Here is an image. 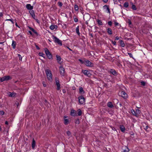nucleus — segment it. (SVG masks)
<instances>
[{"label": "nucleus", "instance_id": "f257e3e1", "mask_svg": "<svg viewBox=\"0 0 152 152\" xmlns=\"http://www.w3.org/2000/svg\"><path fill=\"white\" fill-rule=\"evenodd\" d=\"M47 78L50 81H52V75L51 72L49 69H46L45 70Z\"/></svg>", "mask_w": 152, "mask_h": 152}, {"label": "nucleus", "instance_id": "f03ea898", "mask_svg": "<svg viewBox=\"0 0 152 152\" xmlns=\"http://www.w3.org/2000/svg\"><path fill=\"white\" fill-rule=\"evenodd\" d=\"M44 51L47 56L49 59H52V55L47 48H46L44 49Z\"/></svg>", "mask_w": 152, "mask_h": 152}, {"label": "nucleus", "instance_id": "7ed1b4c3", "mask_svg": "<svg viewBox=\"0 0 152 152\" xmlns=\"http://www.w3.org/2000/svg\"><path fill=\"white\" fill-rule=\"evenodd\" d=\"M11 79V77L10 76H5L1 78L0 77V82H2L4 81H7Z\"/></svg>", "mask_w": 152, "mask_h": 152}, {"label": "nucleus", "instance_id": "20e7f679", "mask_svg": "<svg viewBox=\"0 0 152 152\" xmlns=\"http://www.w3.org/2000/svg\"><path fill=\"white\" fill-rule=\"evenodd\" d=\"M52 37L53 39L54 40L55 42L57 43L58 45H62V42L61 40L54 35H53Z\"/></svg>", "mask_w": 152, "mask_h": 152}, {"label": "nucleus", "instance_id": "39448f33", "mask_svg": "<svg viewBox=\"0 0 152 152\" xmlns=\"http://www.w3.org/2000/svg\"><path fill=\"white\" fill-rule=\"evenodd\" d=\"M78 99L79 102L80 104H83L85 103V99L83 96H79L78 97Z\"/></svg>", "mask_w": 152, "mask_h": 152}, {"label": "nucleus", "instance_id": "423d86ee", "mask_svg": "<svg viewBox=\"0 0 152 152\" xmlns=\"http://www.w3.org/2000/svg\"><path fill=\"white\" fill-rule=\"evenodd\" d=\"M56 81V84L57 86V90H59L60 88V85L59 83V82L58 79V78H56L55 79Z\"/></svg>", "mask_w": 152, "mask_h": 152}, {"label": "nucleus", "instance_id": "0eeeda50", "mask_svg": "<svg viewBox=\"0 0 152 152\" xmlns=\"http://www.w3.org/2000/svg\"><path fill=\"white\" fill-rule=\"evenodd\" d=\"M85 64L87 66H92L93 64L89 60L85 61Z\"/></svg>", "mask_w": 152, "mask_h": 152}, {"label": "nucleus", "instance_id": "6e6552de", "mask_svg": "<svg viewBox=\"0 0 152 152\" xmlns=\"http://www.w3.org/2000/svg\"><path fill=\"white\" fill-rule=\"evenodd\" d=\"M59 71L60 74L62 76L64 75L65 72V70L64 67L62 66H61L59 67Z\"/></svg>", "mask_w": 152, "mask_h": 152}, {"label": "nucleus", "instance_id": "1a4fd4ad", "mask_svg": "<svg viewBox=\"0 0 152 152\" xmlns=\"http://www.w3.org/2000/svg\"><path fill=\"white\" fill-rule=\"evenodd\" d=\"M121 96L124 98H126L127 97V95L126 92L124 91H122L120 93Z\"/></svg>", "mask_w": 152, "mask_h": 152}, {"label": "nucleus", "instance_id": "9d476101", "mask_svg": "<svg viewBox=\"0 0 152 152\" xmlns=\"http://www.w3.org/2000/svg\"><path fill=\"white\" fill-rule=\"evenodd\" d=\"M109 72L114 76H116L117 75V73L115 70L113 69H110Z\"/></svg>", "mask_w": 152, "mask_h": 152}, {"label": "nucleus", "instance_id": "9b49d317", "mask_svg": "<svg viewBox=\"0 0 152 152\" xmlns=\"http://www.w3.org/2000/svg\"><path fill=\"white\" fill-rule=\"evenodd\" d=\"M103 8L104 9L106 10V12L107 13H110V9H109V7L108 6L105 5L103 6Z\"/></svg>", "mask_w": 152, "mask_h": 152}, {"label": "nucleus", "instance_id": "f8f14e48", "mask_svg": "<svg viewBox=\"0 0 152 152\" xmlns=\"http://www.w3.org/2000/svg\"><path fill=\"white\" fill-rule=\"evenodd\" d=\"M26 7L28 10H32L33 8V7L31 6V5L30 4H26Z\"/></svg>", "mask_w": 152, "mask_h": 152}, {"label": "nucleus", "instance_id": "ddd939ff", "mask_svg": "<svg viewBox=\"0 0 152 152\" xmlns=\"http://www.w3.org/2000/svg\"><path fill=\"white\" fill-rule=\"evenodd\" d=\"M71 115L72 116H74L77 115V112L74 110H71Z\"/></svg>", "mask_w": 152, "mask_h": 152}, {"label": "nucleus", "instance_id": "4468645a", "mask_svg": "<svg viewBox=\"0 0 152 152\" xmlns=\"http://www.w3.org/2000/svg\"><path fill=\"white\" fill-rule=\"evenodd\" d=\"M120 128L121 131L122 132H125V128L124 126L123 125H120Z\"/></svg>", "mask_w": 152, "mask_h": 152}, {"label": "nucleus", "instance_id": "2eb2a0df", "mask_svg": "<svg viewBox=\"0 0 152 152\" xmlns=\"http://www.w3.org/2000/svg\"><path fill=\"white\" fill-rule=\"evenodd\" d=\"M82 72L84 75H86L88 76H89V75H90V74L89 73V72H88V71L87 70H83Z\"/></svg>", "mask_w": 152, "mask_h": 152}, {"label": "nucleus", "instance_id": "dca6fc26", "mask_svg": "<svg viewBox=\"0 0 152 152\" xmlns=\"http://www.w3.org/2000/svg\"><path fill=\"white\" fill-rule=\"evenodd\" d=\"M58 26L56 25H51L50 26V28L51 30H53L54 29H57L58 28Z\"/></svg>", "mask_w": 152, "mask_h": 152}, {"label": "nucleus", "instance_id": "f3484780", "mask_svg": "<svg viewBox=\"0 0 152 152\" xmlns=\"http://www.w3.org/2000/svg\"><path fill=\"white\" fill-rule=\"evenodd\" d=\"M107 106L110 108H112L114 106L111 102H109L107 103Z\"/></svg>", "mask_w": 152, "mask_h": 152}, {"label": "nucleus", "instance_id": "a211bd4d", "mask_svg": "<svg viewBox=\"0 0 152 152\" xmlns=\"http://www.w3.org/2000/svg\"><path fill=\"white\" fill-rule=\"evenodd\" d=\"M56 57L58 63L60 64L61 63L60 62L61 59V57L58 55H56Z\"/></svg>", "mask_w": 152, "mask_h": 152}, {"label": "nucleus", "instance_id": "6ab92c4d", "mask_svg": "<svg viewBox=\"0 0 152 152\" xmlns=\"http://www.w3.org/2000/svg\"><path fill=\"white\" fill-rule=\"evenodd\" d=\"M36 146V142L34 139H33L32 143V147L33 149H34L35 147Z\"/></svg>", "mask_w": 152, "mask_h": 152}, {"label": "nucleus", "instance_id": "aec40b11", "mask_svg": "<svg viewBox=\"0 0 152 152\" xmlns=\"http://www.w3.org/2000/svg\"><path fill=\"white\" fill-rule=\"evenodd\" d=\"M107 32L109 35H111L112 34V29L110 28H108L107 29Z\"/></svg>", "mask_w": 152, "mask_h": 152}, {"label": "nucleus", "instance_id": "412c9836", "mask_svg": "<svg viewBox=\"0 0 152 152\" xmlns=\"http://www.w3.org/2000/svg\"><path fill=\"white\" fill-rule=\"evenodd\" d=\"M7 94L8 96L11 97H14L15 96L14 93H11L10 92H7Z\"/></svg>", "mask_w": 152, "mask_h": 152}, {"label": "nucleus", "instance_id": "4be33fe9", "mask_svg": "<svg viewBox=\"0 0 152 152\" xmlns=\"http://www.w3.org/2000/svg\"><path fill=\"white\" fill-rule=\"evenodd\" d=\"M79 93L81 94H83L84 93V91L83 90V88L82 87H80L79 88Z\"/></svg>", "mask_w": 152, "mask_h": 152}, {"label": "nucleus", "instance_id": "5701e85b", "mask_svg": "<svg viewBox=\"0 0 152 152\" xmlns=\"http://www.w3.org/2000/svg\"><path fill=\"white\" fill-rule=\"evenodd\" d=\"M79 26H78L77 27V28L76 29V33H77V35L79 36H80V33L79 31Z\"/></svg>", "mask_w": 152, "mask_h": 152}, {"label": "nucleus", "instance_id": "b1692460", "mask_svg": "<svg viewBox=\"0 0 152 152\" xmlns=\"http://www.w3.org/2000/svg\"><path fill=\"white\" fill-rule=\"evenodd\" d=\"M16 42L14 41H12V46L13 49H15L16 47Z\"/></svg>", "mask_w": 152, "mask_h": 152}, {"label": "nucleus", "instance_id": "393cba45", "mask_svg": "<svg viewBox=\"0 0 152 152\" xmlns=\"http://www.w3.org/2000/svg\"><path fill=\"white\" fill-rule=\"evenodd\" d=\"M120 42L121 46L123 47H124L125 46V44L123 41L122 40H120Z\"/></svg>", "mask_w": 152, "mask_h": 152}, {"label": "nucleus", "instance_id": "a878e982", "mask_svg": "<svg viewBox=\"0 0 152 152\" xmlns=\"http://www.w3.org/2000/svg\"><path fill=\"white\" fill-rule=\"evenodd\" d=\"M96 21L99 25H103L102 22L101 20H97Z\"/></svg>", "mask_w": 152, "mask_h": 152}, {"label": "nucleus", "instance_id": "bb28decb", "mask_svg": "<svg viewBox=\"0 0 152 152\" xmlns=\"http://www.w3.org/2000/svg\"><path fill=\"white\" fill-rule=\"evenodd\" d=\"M125 149L124 150V152H129V148L126 146H125Z\"/></svg>", "mask_w": 152, "mask_h": 152}, {"label": "nucleus", "instance_id": "cd10ccee", "mask_svg": "<svg viewBox=\"0 0 152 152\" xmlns=\"http://www.w3.org/2000/svg\"><path fill=\"white\" fill-rule=\"evenodd\" d=\"M69 121L67 119H64V124L65 125H67L69 124Z\"/></svg>", "mask_w": 152, "mask_h": 152}, {"label": "nucleus", "instance_id": "c85d7f7f", "mask_svg": "<svg viewBox=\"0 0 152 152\" xmlns=\"http://www.w3.org/2000/svg\"><path fill=\"white\" fill-rule=\"evenodd\" d=\"M82 111L81 110L79 109L77 111V114L79 116H80L82 114Z\"/></svg>", "mask_w": 152, "mask_h": 152}, {"label": "nucleus", "instance_id": "c756f323", "mask_svg": "<svg viewBox=\"0 0 152 152\" xmlns=\"http://www.w3.org/2000/svg\"><path fill=\"white\" fill-rule=\"evenodd\" d=\"M129 6V4L128 2H126L124 3V7L126 8H127Z\"/></svg>", "mask_w": 152, "mask_h": 152}, {"label": "nucleus", "instance_id": "7c9ffc66", "mask_svg": "<svg viewBox=\"0 0 152 152\" xmlns=\"http://www.w3.org/2000/svg\"><path fill=\"white\" fill-rule=\"evenodd\" d=\"M29 12L31 15V16L35 14L34 11L32 10H29Z\"/></svg>", "mask_w": 152, "mask_h": 152}, {"label": "nucleus", "instance_id": "2f4dec72", "mask_svg": "<svg viewBox=\"0 0 152 152\" xmlns=\"http://www.w3.org/2000/svg\"><path fill=\"white\" fill-rule=\"evenodd\" d=\"M57 4L60 7H61L63 5L62 3L60 1H59L58 2Z\"/></svg>", "mask_w": 152, "mask_h": 152}, {"label": "nucleus", "instance_id": "473e14b6", "mask_svg": "<svg viewBox=\"0 0 152 152\" xmlns=\"http://www.w3.org/2000/svg\"><path fill=\"white\" fill-rule=\"evenodd\" d=\"M132 8L133 10H137V8L136 7V6L134 4H132Z\"/></svg>", "mask_w": 152, "mask_h": 152}, {"label": "nucleus", "instance_id": "72a5a7b5", "mask_svg": "<svg viewBox=\"0 0 152 152\" xmlns=\"http://www.w3.org/2000/svg\"><path fill=\"white\" fill-rule=\"evenodd\" d=\"M131 112L133 115H134L135 116H137L136 113L134 110H131Z\"/></svg>", "mask_w": 152, "mask_h": 152}, {"label": "nucleus", "instance_id": "f704fd0d", "mask_svg": "<svg viewBox=\"0 0 152 152\" xmlns=\"http://www.w3.org/2000/svg\"><path fill=\"white\" fill-rule=\"evenodd\" d=\"M74 8H75V10L77 11L78 10L79 8H78V7L77 5H75Z\"/></svg>", "mask_w": 152, "mask_h": 152}, {"label": "nucleus", "instance_id": "c9c22d12", "mask_svg": "<svg viewBox=\"0 0 152 152\" xmlns=\"http://www.w3.org/2000/svg\"><path fill=\"white\" fill-rule=\"evenodd\" d=\"M75 123L76 124H79L80 123V121L79 119L77 118L75 120Z\"/></svg>", "mask_w": 152, "mask_h": 152}, {"label": "nucleus", "instance_id": "e433bc0d", "mask_svg": "<svg viewBox=\"0 0 152 152\" xmlns=\"http://www.w3.org/2000/svg\"><path fill=\"white\" fill-rule=\"evenodd\" d=\"M39 55L40 56L43 57L44 58H45V57L44 56L45 55V54L42 53H39Z\"/></svg>", "mask_w": 152, "mask_h": 152}, {"label": "nucleus", "instance_id": "4c0bfd02", "mask_svg": "<svg viewBox=\"0 0 152 152\" xmlns=\"http://www.w3.org/2000/svg\"><path fill=\"white\" fill-rule=\"evenodd\" d=\"M79 61L81 64H85V60L83 61L81 59H79Z\"/></svg>", "mask_w": 152, "mask_h": 152}, {"label": "nucleus", "instance_id": "58836bf2", "mask_svg": "<svg viewBox=\"0 0 152 152\" xmlns=\"http://www.w3.org/2000/svg\"><path fill=\"white\" fill-rule=\"evenodd\" d=\"M66 133H67V135L68 136H69V137L71 136V133L69 131H68Z\"/></svg>", "mask_w": 152, "mask_h": 152}, {"label": "nucleus", "instance_id": "ea45409f", "mask_svg": "<svg viewBox=\"0 0 152 152\" xmlns=\"http://www.w3.org/2000/svg\"><path fill=\"white\" fill-rule=\"evenodd\" d=\"M25 39V37H23L22 35H20V39L23 40Z\"/></svg>", "mask_w": 152, "mask_h": 152}, {"label": "nucleus", "instance_id": "a19ab883", "mask_svg": "<svg viewBox=\"0 0 152 152\" xmlns=\"http://www.w3.org/2000/svg\"><path fill=\"white\" fill-rule=\"evenodd\" d=\"M108 25L110 26H111L112 25V22L111 21H110L108 22Z\"/></svg>", "mask_w": 152, "mask_h": 152}, {"label": "nucleus", "instance_id": "79ce46f5", "mask_svg": "<svg viewBox=\"0 0 152 152\" xmlns=\"http://www.w3.org/2000/svg\"><path fill=\"white\" fill-rule=\"evenodd\" d=\"M114 22L115 25V26H117L119 25V23L118 22H116L115 21H114Z\"/></svg>", "mask_w": 152, "mask_h": 152}, {"label": "nucleus", "instance_id": "37998d69", "mask_svg": "<svg viewBox=\"0 0 152 152\" xmlns=\"http://www.w3.org/2000/svg\"><path fill=\"white\" fill-rule=\"evenodd\" d=\"M6 21H10L13 24L14 23V22H13V19H6Z\"/></svg>", "mask_w": 152, "mask_h": 152}, {"label": "nucleus", "instance_id": "c03bdc74", "mask_svg": "<svg viewBox=\"0 0 152 152\" xmlns=\"http://www.w3.org/2000/svg\"><path fill=\"white\" fill-rule=\"evenodd\" d=\"M141 85L142 86H145V83L143 81L141 82Z\"/></svg>", "mask_w": 152, "mask_h": 152}, {"label": "nucleus", "instance_id": "a18cd8bd", "mask_svg": "<svg viewBox=\"0 0 152 152\" xmlns=\"http://www.w3.org/2000/svg\"><path fill=\"white\" fill-rule=\"evenodd\" d=\"M31 31H32V32H34L35 34H37V31L35 30H34V29L33 28H32V29H31Z\"/></svg>", "mask_w": 152, "mask_h": 152}, {"label": "nucleus", "instance_id": "49530a36", "mask_svg": "<svg viewBox=\"0 0 152 152\" xmlns=\"http://www.w3.org/2000/svg\"><path fill=\"white\" fill-rule=\"evenodd\" d=\"M0 114L2 115L4 114V112L3 110H0Z\"/></svg>", "mask_w": 152, "mask_h": 152}, {"label": "nucleus", "instance_id": "de8ad7c7", "mask_svg": "<svg viewBox=\"0 0 152 152\" xmlns=\"http://www.w3.org/2000/svg\"><path fill=\"white\" fill-rule=\"evenodd\" d=\"M42 84H43V86H44V87H46L47 85L45 83V82L43 81V82H42Z\"/></svg>", "mask_w": 152, "mask_h": 152}, {"label": "nucleus", "instance_id": "09e8293b", "mask_svg": "<svg viewBox=\"0 0 152 152\" xmlns=\"http://www.w3.org/2000/svg\"><path fill=\"white\" fill-rule=\"evenodd\" d=\"M128 23H129V25H131L132 24L131 21L130 20H128Z\"/></svg>", "mask_w": 152, "mask_h": 152}, {"label": "nucleus", "instance_id": "8fccbe9b", "mask_svg": "<svg viewBox=\"0 0 152 152\" xmlns=\"http://www.w3.org/2000/svg\"><path fill=\"white\" fill-rule=\"evenodd\" d=\"M128 54L129 55V56L131 58H133L132 54L131 53H128Z\"/></svg>", "mask_w": 152, "mask_h": 152}, {"label": "nucleus", "instance_id": "3c124183", "mask_svg": "<svg viewBox=\"0 0 152 152\" xmlns=\"http://www.w3.org/2000/svg\"><path fill=\"white\" fill-rule=\"evenodd\" d=\"M74 21L75 22H77L78 21V19L77 18H74Z\"/></svg>", "mask_w": 152, "mask_h": 152}, {"label": "nucleus", "instance_id": "603ef678", "mask_svg": "<svg viewBox=\"0 0 152 152\" xmlns=\"http://www.w3.org/2000/svg\"><path fill=\"white\" fill-rule=\"evenodd\" d=\"M136 112L138 113H140V111L138 109L136 110Z\"/></svg>", "mask_w": 152, "mask_h": 152}, {"label": "nucleus", "instance_id": "864d4df0", "mask_svg": "<svg viewBox=\"0 0 152 152\" xmlns=\"http://www.w3.org/2000/svg\"><path fill=\"white\" fill-rule=\"evenodd\" d=\"M112 43L114 45H116V42L115 41H112Z\"/></svg>", "mask_w": 152, "mask_h": 152}, {"label": "nucleus", "instance_id": "5fc2aeb1", "mask_svg": "<svg viewBox=\"0 0 152 152\" xmlns=\"http://www.w3.org/2000/svg\"><path fill=\"white\" fill-rule=\"evenodd\" d=\"M31 16L33 18V19H35V14H34L33 15H32Z\"/></svg>", "mask_w": 152, "mask_h": 152}, {"label": "nucleus", "instance_id": "6e6d98bb", "mask_svg": "<svg viewBox=\"0 0 152 152\" xmlns=\"http://www.w3.org/2000/svg\"><path fill=\"white\" fill-rule=\"evenodd\" d=\"M148 128V126H146L144 128V129L145 130H147Z\"/></svg>", "mask_w": 152, "mask_h": 152}, {"label": "nucleus", "instance_id": "4d7b16f0", "mask_svg": "<svg viewBox=\"0 0 152 152\" xmlns=\"http://www.w3.org/2000/svg\"><path fill=\"white\" fill-rule=\"evenodd\" d=\"M35 20H36V21H37V22L38 23H40L39 22V20L38 19H35Z\"/></svg>", "mask_w": 152, "mask_h": 152}, {"label": "nucleus", "instance_id": "13d9d810", "mask_svg": "<svg viewBox=\"0 0 152 152\" xmlns=\"http://www.w3.org/2000/svg\"><path fill=\"white\" fill-rule=\"evenodd\" d=\"M130 134L131 136H133L134 135V133L133 132H130Z\"/></svg>", "mask_w": 152, "mask_h": 152}, {"label": "nucleus", "instance_id": "bf43d9fd", "mask_svg": "<svg viewBox=\"0 0 152 152\" xmlns=\"http://www.w3.org/2000/svg\"><path fill=\"white\" fill-rule=\"evenodd\" d=\"M119 39V37L117 36L115 37V40H118Z\"/></svg>", "mask_w": 152, "mask_h": 152}, {"label": "nucleus", "instance_id": "052dcab7", "mask_svg": "<svg viewBox=\"0 0 152 152\" xmlns=\"http://www.w3.org/2000/svg\"><path fill=\"white\" fill-rule=\"evenodd\" d=\"M108 1V0H103V1L105 3H107Z\"/></svg>", "mask_w": 152, "mask_h": 152}, {"label": "nucleus", "instance_id": "680f3d73", "mask_svg": "<svg viewBox=\"0 0 152 152\" xmlns=\"http://www.w3.org/2000/svg\"><path fill=\"white\" fill-rule=\"evenodd\" d=\"M28 32L31 35H32V33L31 31H29Z\"/></svg>", "mask_w": 152, "mask_h": 152}, {"label": "nucleus", "instance_id": "e2e57ef3", "mask_svg": "<svg viewBox=\"0 0 152 152\" xmlns=\"http://www.w3.org/2000/svg\"><path fill=\"white\" fill-rule=\"evenodd\" d=\"M5 124L7 125L8 124V122L7 121H6L5 122Z\"/></svg>", "mask_w": 152, "mask_h": 152}, {"label": "nucleus", "instance_id": "0e129e2a", "mask_svg": "<svg viewBox=\"0 0 152 152\" xmlns=\"http://www.w3.org/2000/svg\"><path fill=\"white\" fill-rule=\"evenodd\" d=\"M36 48L38 49V50H39L40 49L37 46H36Z\"/></svg>", "mask_w": 152, "mask_h": 152}, {"label": "nucleus", "instance_id": "69168bd1", "mask_svg": "<svg viewBox=\"0 0 152 152\" xmlns=\"http://www.w3.org/2000/svg\"><path fill=\"white\" fill-rule=\"evenodd\" d=\"M19 103L18 102H17V103H15V104H16V105H17V107H18V105H19Z\"/></svg>", "mask_w": 152, "mask_h": 152}, {"label": "nucleus", "instance_id": "338daca9", "mask_svg": "<svg viewBox=\"0 0 152 152\" xmlns=\"http://www.w3.org/2000/svg\"><path fill=\"white\" fill-rule=\"evenodd\" d=\"M22 58L21 57V56L20 55V60H22Z\"/></svg>", "mask_w": 152, "mask_h": 152}, {"label": "nucleus", "instance_id": "774afa93", "mask_svg": "<svg viewBox=\"0 0 152 152\" xmlns=\"http://www.w3.org/2000/svg\"><path fill=\"white\" fill-rule=\"evenodd\" d=\"M3 15V14L1 12L0 14V17H2Z\"/></svg>", "mask_w": 152, "mask_h": 152}]
</instances>
